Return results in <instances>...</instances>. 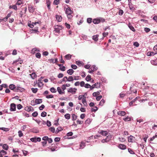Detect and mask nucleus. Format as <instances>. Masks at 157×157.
<instances>
[{"mask_svg":"<svg viewBox=\"0 0 157 157\" xmlns=\"http://www.w3.org/2000/svg\"><path fill=\"white\" fill-rule=\"evenodd\" d=\"M9 88L11 90H13L15 92H18L19 91H22L24 90V89L20 87H16L15 85L13 84H10L9 86Z\"/></svg>","mask_w":157,"mask_h":157,"instance_id":"obj_1","label":"nucleus"},{"mask_svg":"<svg viewBox=\"0 0 157 157\" xmlns=\"http://www.w3.org/2000/svg\"><path fill=\"white\" fill-rule=\"evenodd\" d=\"M73 11L71 10L70 7H68L66 8L65 10V13L67 14V17L69 19H71L73 17L71 15Z\"/></svg>","mask_w":157,"mask_h":157,"instance_id":"obj_2","label":"nucleus"},{"mask_svg":"<svg viewBox=\"0 0 157 157\" xmlns=\"http://www.w3.org/2000/svg\"><path fill=\"white\" fill-rule=\"evenodd\" d=\"M77 89L75 88H70L67 90L68 92L71 93L72 94H75L76 93Z\"/></svg>","mask_w":157,"mask_h":157,"instance_id":"obj_3","label":"nucleus"},{"mask_svg":"<svg viewBox=\"0 0 157 157\" xmlns=\"http://www.w3.org/2000/svg\"><path fill=\"white\" fill-rule=\"evenodd\" d=\"M16 105L14 103H11L10 105V110L11 111H14L16 110Z\"/></svg>","mask_w":157,"mask_h":157,"instance_id":"obj_4","label":"nucleus"},{"mask_svg":"<svg viewBox=\"0 0 157 157\" xmlns=\"http://www.w3.org/2000/svg\"><path fill=\"white\" fill-rule=\"evenodd\" d=\"M100 86V85L98 83H95L92 86H91L90 87V90H92L94 89V88H98Z\"/></svg>","mask_w":157,"mask_h":157,"instance_id":"obj_5","label":"nucleus"},{"mask_svg":"<svg viewBox=\"0 0 157 157\" xmlns=\"http://www.w3.org/2000/svg\"><path fill=\"white\" fill-rule=\"evenodd\" d=\"M98 132L99 133L104 136H106L108 135L107 132L106 131L101 130L100 131H98Z\"/></svg>","mask_w":157,"mask_h":157,"instance_id":"obj_6","label":"nucleus"},{"mask_svg":"<svg viewBox=\"0 0 157 157\" xmlns=\"http://www.w3.org/2000/svg\"><path fill=\"white\" fill-rule=\"evenodd\" d=\"M135 138L132 135L128 137V140L129 142H133L134 141Z\"/></svg>","mask_w":157,"mask_h":157,"instance_id":"obj_7","label":"nucleus"},{"mask_svg":"<svg viewBox=\"0 0 157 157\" xmlns=\"http://www.w3.org/2000/svg\"><path fill=\"white\" fill-rule=\"evenodd\" d=\"M59 28H58V26L57 25L56 26H55V30L54 31L57 33H59L60 32V29L61 28V26H60L59 27Z\"/></svg>","mask_w":157,"mask_h":157,"instance_id":"obj_8","label":"nucleus"},{"mask_svg":"<svg viewBox=\"0 0 157 157\" xmlns=\"http://www.w3.org/2000/svg\"><path fill=\"white\" fill-rule=\"evenodd\" d=\"M57 91L60 94H63L65 93L64 91L62 90L61 89L60 87H58L57 88Z\"/></svg>","mask_w":157,"mask_h":157,"instance_id":"obj_9","label":"nucleus"},{"mask_svg":"<svg viewBox=\"0 0 157 157\" xmlns=\"http://www.w3.org/2000/svg\"><path fill=\"white\" fill-rule=\"evenodd\" d=\"M25 109L26 111L28 112L31 111H33L34 109H33V107L31 106H26L25 108Z\"/></svg>","mask_w":157,"mask_h":157,"instance_id":"obj_10","label":"nucleus"},{"mask_svg":"<svg viewBox=\"0 0 157 157\" xmlns=\"http://www.w3.org/2000/svg\"><path fill=\"white\" fill-rule=\"evenodd\" d=\"M56 20L58 22H61L62 20V18L61 16H59L58 15H56Z\"/></svg>","mask_w":157,"mask_h":157,"instance_id":"obj_11","label":"nucleus"},{"mask_svg":"<svg viewBox=\"0 0 157 157\" xmlns=\"http://www.w3.org/2000/svg\"><path fill=\"white\" fill-rule=\"evenodd\" d=\"M46 4L48 9L49 10H50L51 7L50 5L51 4V2L49 0H46Z\"/></svg>","mask_w":157,"mask_h":157,"instance_id":"obj_12","label":"nucleus"},{"mask_svg":"<svg viewBox=\"0 0 157 157\" xmlns=\"http://www.w3.org/2000/svg\"><path fill=\"white\" fill-rule=\"evenodd\" d=\"M118 147L121 149L125 150L126 149V146L124 144H120L119 145Z\"/></svg>","mask_w":157,"mask_h":157,"instance_id":"obj_13","label":"nucleus"},{"mask_svg":"<svg viewBox=\"0 0 157 157\" xmlns=\"http://www.w3.org/2000/svg\"><path fill=\"white\" fill-rule=\"evenodd\" d=\"M93 22L94 24H98L100 22V20L98 18L94 19L93 20Z\"/></svg>","mask_w":157,"mask_h":157,"instance_id":"obj_14","label":"nucleus"},{"mask_svg":"<svg viewBox=\"0 0 157 157\" xmlns=\"http://www.w3.org/2000/svg\"><path fill=\"white\" fill-rule=\"evenodd\" d=\"M128 27L133 32H135V30L134 28V27L132 25V24L129 23H128Z\"/></svg>","mask_w":157,"mask_h":157,"instance_id":"obj_15","label":"nucleus"},{"mask_svg":"<svg viewBox=\"0 0 157 157\" xmlns=\"http://www.w3.org/2000/svg\"><path fill=\"white\" fill-rule=\"evenodd\" d=\"M117 114L119 115L123 116L125 115L126 112L124 111H120L117 113Z\"/></svg>","mask_w":157,"mask_h":157,"instance_id":"obj_16","label":"nucleus"},{"mask_svg":"<svg viewBox=\"0 0 157 157\" xmlns=\"http://www.w3.org/2000/svg\"><path fill=\"white\" fill-rule=\"evenodd\" d=\"M11 13H8L7 14L6 16L4 18H3V21L5 22L11 16Z\"/></svg>","mask_w":157,"mask_h":157,"instance_id":"obj_17","label":"nucleus"},{"mask_svg":"<svg viewBox=\"0 0 157 157\" xmlns=\"http://www.w3.org/2000/svg\"><path fill=\"white\" fill-rule=\"evenodd\" d=\"M7 152L3 150H2L0 152V157H3V156L6 154Z\"/></svg>","mask_w":157,"mask_h":157,"instance_id":"obj_18","label":"nucleus"},{"mask_svg":"<svg viewBox=\"0 0 157 157\" xmlns=\"http://www.w3.org/2000/svg\"><path fill=\"white\" fill-rule=\"evenodd\" d=\"M63 130V128L61 127H59L57 128L55 132V133L57 134L59 132L62 131Z\"/></svg>","mask_w":157,"mask_h":157,"instance_id":"obj_19","label":"nucleus"},{"mask_svg":"<svg viewBox=\"0 0 157 157\" xmlns=\"http://www.w3.org/2000/svg\"><path fill=\"white\" fill-rule=\"evenodd\" d=\"M74 72V70L71 69L68 70L67 71V73L70 75H72Z\"/></svg>","mask_w":157,"mask_h":157,"instance_id":"obj_20","label":"nucleus"},{"mask_svg":"<svg viewBox=\"0 0 157 157\" xmlns=\"http://www.w3.org/2000/svg\"><path fill=\"white\" fill-rule=\"evenodd\" d=\"M42 102V99H36L35 100V103L37 104H39Z\"/></svg>","mask_w":157,"mask_h":157,"instance_id":"obj_21","label":"nucleus"},{"mask_svg":"<svg viewBox=\"0 0 157 157\" xmlns=\"http://www.w3.org/2000/svg\"><path fill=\"white\" fill-rule=\"evenodd\" d=\"M131 117H127L125 118H123V120L125 122L130 121L131 120Z\"/></svg>","mask_w":157,"mask_h":157,"instance_id":"obj_22","label":"nucleus"},{"mask_svg":"<svg viewBox=\"0 0 157 157\" xmlns=\"http://www.w3.org/2000/svg\"><path fill=\"white\" fill-rule=\"evenodd\" d=\"M82 102L85 106H87V104L86 100V98H82Z\"/></svg>","mask_w":157,"mask_h":157,"instance_id":"obj_23","label":"nucleus"},{"mask_svg":"<svg viewBox=\"0 0 157 157\" xmlns=\"http://www.w3.org/2000/svg\"><path fill=\"white\" fill-rule=\"evenodd\" d=\"M28 8L29 11L30 13H33L34 12V9L32 6H29Z\"/></svg>","mask_w":157,"mask_h":157,"instance_id":"obj_24","label":"nucleus"},{"mask_svg":"<svg viewBox=\"0 0 157 157\" xmlns=\"http://www.w3.org/2000/svg\"><path fill=\"white\" fill-rule=\"evenodd\" d=\"M98 69V68L95 65H93L90 68V70H92L93 71H96Z\"/></svg>","mask_w":157,"mask_h":157,"instance_id":"obj_25","label":"nucleus"},{"mask_svg":"<svg viewBox=\"0 0 157 157\" xmlns=\"http://www.w3.org/2000/svg\"><path fill=\"white\" fill-rule=\"evenodd\" d=\"M30 75L31 76V77L32 79H34L37 76L36 75L35 73H32L31 74H30Z\"/></svg>","mask_w":157,"mask_h":157,"instance_id":"obj_26","label":"nucleus"},{"mask_svg":"<svg viewBox=\"0 0 157 157\" xmlns=\"http://www.w3.org/2000/svg\"><path fill=\"white\" fill-rule=\"evenodd\" d=\"M85 146V143L82 142L80 145V148L83 149Z\"/></svg>","mask_w":157,"mask_h":157,"instance_id":"obj_27","label":"nucleus"},{"mask_svg":"<svg viewBox=\"0 0 157 157\" xmlns=\"http://www.w3.org/2000/svg\"><path fill=\"white\" fill-rule=\"evenodd\" d=\"M71 56L70 54H68L65 56V58L67 60L70 59L71 58Z\"/></svg>","mask_w":157,"mask_h":157,"instance_id":"obj_28","label":"nucleus"},{"mask_svg":"<svg viewBox=\"0 0 157 157\" xmlns=\"http://www.w3.org/2000/svg\"><path fill=\"white\" fill-rule=\"evenodd\" d=\"M77 117V116L75 114H72V120L73 121H74L76 120Z\"/></svg>","mask_w":157,"mask_h":157,"instance_id":"obj_29","label":"nucleus"},{"mask_svg":"<svg viewBox=\"0 0 157 157\" xmlns=\"http://www.w3.org/2000/svg\"><path fill=\"white\" fill-rule=\"evenodd\" d=\"M151 63L153 65H157V59L151 60Z\"/></svg>","mask_w":157,"mask_h":157,"instance_id":"obj_30","label":"nucleus"},{"mask_svg":"<svg viewBox=\"0 0 157 157\" xmlns=\"http://www.w3.org/2000/svg\"><path fill=\"white\" fill-rule=\"evenodd\" d=\"M98 35H94L92 36V39L95 41H97L98 40Z\"/></svg>","mask_w":157,"mask_h":157,"instance_id":"obj_31","label":"nucleus"},{"mask_svg":"<svg viewBox=\"0 0 157 157\" xmlns=\"http://www.w3.org/2000/svg\"><path fill=\"white\" fill-rule=\"evenodd\" d=\"M9 8L10 9H13L15 10H17V7L16 6V5H13V6H10Z\"/></svg>","mask_w":157,"mask_h":157,"instance_id":"obj_32","label":"nucleus"},{"mask_svg":"<svg viewBox=\"0 0 157 157\" xmlns=\"http://www.w3.org/2000/svg\"><path fill=\"white\" fill-rule=\"evenodd\" d=\"M70 117H71L69 113L66 114L64 115L65 117V118L67 120H69L70 119Z\"/></svg>","mask_w":157,"mask_h":157,"instance_id":"obj_33","label":"nucleus"},{"mask_svg":"<svg viewBox=\"0 0 157 157\" xmlns=\"http://www.w3.org/2000/svg\"><path fill=\"white\" fill-rule=\"evenodd\" d=\"M2 147L3 149L6 150H7L8 148V145L6 144H3L2 146Z\"/></svg>","mask_w":157,"mask_h":157,"instance_id":"obj_34","label":"nucleus"},{"mask_svg":"<svg viewBox=\"0 0 157 157\" xmlns=\"http://www.w3.org/2000/svg\"><path fill=\"white\" fill-rule=\"evenodd\" d=\"M149 52H148L147 53V54L148 56H153L155 54H157V52H155V53L154 52H150V55H149L148 54H149Z\"/></svg>","mask_w":157,"mask_h":157,"instance_id":"obj_35","label":"nucleus"},{"mask_svg":"<svg viewBox=\"0 0 157 157\" xmlns=\"http://www.w3.org/2000/svg\"><path fill=\"white\" fill-rule=\"evenodd\" d=\"M49 130L52 133L55 132V129L54 127H53L50 128L49 129Z\"/></svg>","mask_w":157,"mask_h":157,"instance_id":"obj_36","label":"nucleus"},{"mask_svg":"<svg viewBox=\"0 0 157 157\" xmlns=\"http://www.w3.org/2000/svg\"><path fill=\"white\" fill-rule=\"evenodd\" d=\"M38 86L39 87H42L44 84L41 81H38L37 82Z\"/></svg>","mask_w":157,"mask_h":157,"instance_id":"obj_37","label":"nucleus"},{"mask_svg":"<svg viewBox=\"0 0 157 157\" xmlns=\"http://www.w3.org/2000/svg\"><path fill=\"white\" fill-rule=\"evenodd\" d=\"M68 81H73L74 80V78L72 76H70L68 78H67Z\"/></svg>","mask_w":157,"mask_h":157,"instance_id":"obj_38","label":"nucleus"},{"mask_svg":"<svg viewBox=\"0 0 157 157\" xmlns=\"http://www.w3.org/2000/svg\"><path fill=\"white\" fill-rule=\"evenodd\" d=\"M112 136L111 135H108L106 138V139H107V141L108 142L110 140H111L112 138Z\"/></svg>","mask_w":157,"mask_h":157,"instance_id":"obj_39","label":"nucleus"},{"mask_svg":"<svg viewBox=\"0 0 157 157\" xmlns=\"http://www.w3.org/2000/svg\"><path fill=\"white\" fill-rule=\"evenodd\" d=\"M98 109L97 107L95 106L94 108H92L91 109V111L92 112H95L97 111Z\"/></svg>","mask_w":157,"mask_h":157,"instance_id":"obj_40","label":"nucleus"},{"mask_svg":"<svg viewBox=\"0 0 157 157\" xmlns=\"http://www.w3.org/2000/svg\"><path fill=\"white\" fill-rule=\"evenodd\" d=\"M100 94V93L98 91L94 92L93 93V95L94 97H97L98 95H99Z\"/></svg>","mask_w":157,"mask_h":157,"instance_id":"obj_41","label":"nucleus"},{"mask_svg":"<svg viewBox=\"0 0 157 157\" xmlns=\"http://www.w3.org/2000/svg\"><path fill=\"white\" fill-rule=\"evenodd\" d=\"M38 89L37 88H31V90L32 91V92L34 93H36L37 91H38Z\"/></svg>","mask_w":157,"mask_h":157,"instance_id":"obj_42","label":"nucleus"},{"mask_svg":"<svg viewBox=\"0 0 157 157\" xmlns=\"http://www.w3.org/2000/svg\"><path fill=\"white\" fill-rule=\"evenodd\" d=\"M0 129L2 130L5 132H7L9 131V129L7 128H5L4 127L0 128Z\"/></svg>","mask_w":157,"mask_h":157,"instance_id":"obj_43","label":"nucleus"},{"mask_svg":"<svg viewBox=\"0 0 157 157\" xmlns=\"http://www.w3.org/2000/svg\"><path fill=\"white\" fill-rule=\"evenodd\" d=\"M50 91L53 93H55L56 92V89L54 87H52L50 89Z\"/></svg>","mask_w":157,"mask_h":157,"instance_id":"obj_44","label":"nucleus"},{"mask_svg":"<svg viewBox=\"0 0 157 157\" xmlns=\"http://www.w3.org/2000/svg\"><path fill=\"white\" fill-rule=\"evenodd\" d=\"M137 98V97H136L135 99L133 100L132 101H131L129 103V105L130 106L132 105L133 103L135 102V101Z\"/></svg>","mask_w":157,"mask_h":157,"instance_id":"obj_45","label":"nucleus"},{"mask_svg":"<svg viewBox=\"0 0 157 157\" xmlns=\"http://www.w3.org/2000/svg\"><path fill=\"white\" fill-rule=\"evenodd\" d=\"M41 116L42 117H44L47 116V113L45 112L44 111L42 112L41 114Z\"/></svg>","mask_w":157,"mask_h":157,"instance_id":"obj_46","label":"nucleus"},{"mask_svg":"<svg viewBox=\"0 0 157 157\" xmlns=\"http://www.w3.org/2000/svg\"><path fill=\"white\" fill-rule=\"evenodd\" d=\"M105 102V101L104 99H102L100 102L99 105L102 106L103 105L104 103Z\"/></svg>","mask_w":157,"mask_h":157,"instance_id":"obj_47","label":"nucleus"},{"mask_svg":"<svg viewBox=\"0 0 157 157\" xmlns=\"http://www.w3.org/2000/svg\"><path fill=\"white\" fill-rule=\"evenodd\" d=\"M90 122V119L88 118L85 121V123L86 125L89 124Z\"/></svg>","mask_w":157,"mask_h":157,"instance_id":"obj_48","label":"nucleus"},{"mask_svg":"<svg viewBox=\"0 0 157 157\" xmlns=\"http://www.w3.org/2000/svg\"><path fill=\"white\" fill-rule=\"evenodd\" d=\"M59 0H55L53 2V4L55 5H58L59 4Z\"/></svg>","mask_w":157,"mask_h":157,"instance_id":"obj_49","label":"nucleus"},{"mask_svg":"<svg viewBox=\"0 0 157 157\" xmlns=\"http://www.w3.org/2000/svg\"><path fill=\"white\" fill-rule=\"evenodd\" d=\"M32 30L34 33H35L38 34L39 32L38 31V29L36 27L34 29H33Z\"/></svg>","mask_w":157,"mask_h":157,"instance_id":"obj_50","label":"nucleus"},{"mask_svg":"<svg viewBox=\"0 0 157 157\" xmlns=\"http://www.w3.org/2000/svg\"><path fill=\"white\" fill-rule=\"evenodd\" d=\"M91 78V76L88 75L86 77V79L87 81H89L90 80Z\"/></svg>","mask_w":157,"mask_h":157,"instance_id":"obj_51","label":"nucleus"},{"mask_svg":"<svg viewBox=\"0 0 157 157\" xmlns=\"http://www.w3.org/2000/svg\"><path fill=\"white\" fill-rule=\"evenodd\" d=\"M38 113L37 111L34 112L32 114V116L33 117H36L38 115Z\"/></svg>","mask_w":157,"mask_h":157,"instance_id":"obj_52","label":"nucleus"},{"mask_svg":"<svg viewBox=\"0 0 157 157\" xmlns=\"http://www.w3.org/2000/svg\"><path fill=\"white\" fill-rule=\"evenodd\" d=\"M119 139L120 141L121 142H124L125 140V139L122 137H120Z\"/></svg>","mask_w":157,"mask_h":157,"instance_id":"obj_53","label":"nucleus"},{"mask_svg":"<svg viewBox=\"0 0 157 157\" xmlns=\"http://www.w3.org/2000/svg\"><path fill=\"white\" fill-rule=\"evenodd\" d=\"M18 136L19 137H21L23 136V133L21 131H19L18 132Z\"/></svg>","mask_w":157,"mask_h":157,"instance_id":"obj_54","label":"nucleus"},{"mask_svg":"<svg viewBox=\"0 0 157 157\" xmlns=\"http://www.w3.org/2000/svg\"><path fill=\"white\" fill-rule=\"evenodd\" d=\"M102 96L101 95H99L98 96L96 97V99L97 101H99L101 100L102 98Z\"/></svg>","mask_w":157,"mask_h":157,"instance_id":"obj_55","label":"nucleus"},{"mask_svg":"<svg viewBox=\"0 0 157 157\" xmlns=\"http://www.w3.org/2000/svg\"><path fill=\"white\" fill-rule=\"evenodd\" d=\"M36 57L38 58H40L41 57V54L39 52L36 53Z\"/></svg>","mask_w":157,"mask_h":157,"instance_id":"obj_56","label":"nucleus"},{"mask_svg":"<svg viewBox=\"0 0 157 157\" xmlns=\"http://www.w3.org/2000/svg\"><path fill=\"white\" fill-rule=\"evenodd\" d=\"M62 81L66 82L68 81L67 77V76H65L62 79Z\"/></svg>","mask_w":157,"mask_h":157,"instance_id":"obj_57","label":"nucleus"},{"mask_svg":"<svg viewBox=\"0 0 157 157\" xmlns=\"http://www.w3.org/2000/svg\"><path fill=\"white\" fill-rule=\"evenodd\" d=\"M124 13V12L123 10H120L118 12V14L121 16L123 15Z\"/></svg>","mask_w":157,"mask_h":157,"instance_id":"obj_58","label":"nucleus"},{"mask_svg":"<svg viewBox=\"0 0 157 157\" xmlns=\"http://www.w3.org/2000/svg\"><path fill=\"white\" fill-rule=\"evenodd\" d=\"M144 31L146 33H148L150 31V29L148 28H145L144 29Z\"/></svg>","mask_w":157,"mask_h":157,"instance_id":"obj_59","label":"nucleus"},{"mask_svg":"<svg viewBox=\"0 0 157 157\" xmlns=\"http://www.w3.org/2000/svg\"><path fill=\"white\" fill-rule=\"evenodd\" d=\"M59 70L62 71H64L65 70V67L63 66L59 68Z\"/></svg>","mask_w":157,"mask_h":157,"instance_id":"obj_60","label":"nucleus"},{"mask_svg":"<svg viewBox=\"0 0 157 157\" xmlns=\"http://www.w3.org/2000/svg\"><path fill=\"white\" fill-rule=\"evenodd\" d=\"M22 107V106L21 104H18L17 105V108L18 109H20Z\"/></svg>","mask_w":157,"mask_h":157,"instance_id":"obj_61","label":"nucleus"},{"mask_svg":"<svg viewBox=\"0 0 157 157\" xmlns=\"http://www.w3.org/2000/svg\"><path fill=\"white\" fill-rule=\"evenodd\" d=\"M60 140V138L59 137H56L54 139V141L56 142H59Z\"/></svg>","mask_w":157,"mask_h":157,"instance_id":"obj_62","label":"nucleus"},{"mask_svg":"<svg viewBox=\"0 0 157 157\" xmlns=\"http://www.w3.org/2000/svg\"><path fill=\"white\" fill-rule=\"evenodd\" d=\"M92 19L91 18H89L87 19V21L88 23H90L92 22Z\"/></svg>","mask_w":157,"mask_h":157,"instance_id":"obj_63","label":"nucleus"},{"mask_svg":"<svg viewBox=\"0 0 157 157\" xmlns=\"http://www.w3.org/2000/svg\"><path fill=\"white\" fill-rule=\"evenodd\" d=\"M48 127H50L51 125V122L49 121H47L46 123Z\"/></svg>","mask_w":157,"mask_h":157,"instance_id":"obj_64","label":"nucleus"}]
</instances>
